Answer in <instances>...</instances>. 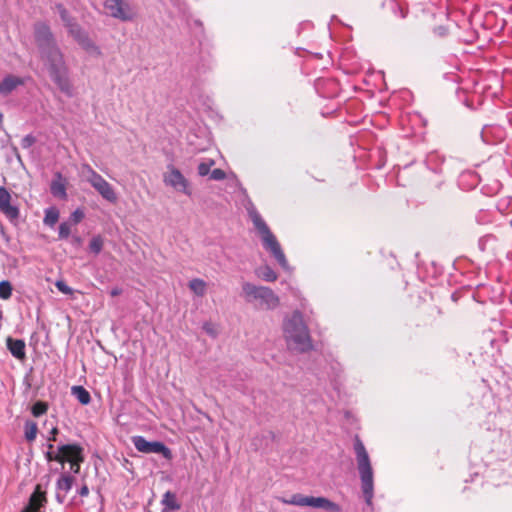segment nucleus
<instances>
[{"mask_svg": "<svg viewBox=\"0 0 512 512\" xmlns=\"http://www.w3.org/2000/svg\"><path fill=\"white\" fill-rule=\"evenodd\" d=\"M247 213L253 222L255 229L258 231L262 245L266 251H268L278 262V264L286 271L290 270V266L285 257V254L275 237V235L271 232L266 222L263 220L256 207L251 201H248L246 204Z\"/></svg>", "mask_w": 512, "mask_h": 512, "instance_id": "obj_1", "label": "nucleus"}, {"mask_svg": "<svg viewBox=\"0 0 512 512\" xmlns=\"http://www.w3.org/2000/svg\"><path fill=\"white\" fill-rule=\"evenodd\" d=\"M283 335L289 349L306 352L312 348L311 337L301 312L294 311L283 322Z\"/></svg>", "mask_w": 512, "mask_h": 512, "instance_id": "obj_2", "label": "nucleus"}, {"mask_svg": "<svg viewBox=\"0 0 512 512\" xmlns=\"http://www.w3.org/2000/svg\"><path fill=\"white\" fill-rule=\"evenodd\" d=\"M41 57L54 83L64 94L71 97L73 95V86L69 80L68 67L59 47L52 46L51 49L44 50L41 53Z\"/></svg>", "mask_w": 512, "mask_h": 512, "instance_id": "obj_3", "label": "nucleus"}, {"mask_svg": "<svg viewBox=\"0 0 512 512\" xmlns=\"http://www.w3.org/2000/svg\"><path fill=\"white\" fill-rule=\"evenodd\" d=\"M354 451L356 455L357 468L361 481V490L365 500V503L368 506L373 505V497H374V474L373 468L371 465L370 457L368 452L363 444V442L359 439V437L355 438L354 441Z\"/></svg>", "mask_w": 512, "mask_h": 512, "instance_id": "obj_4", "label": "nucleus"}, {"mask_svg": "<svg viewBox=\"0 0 512 512\" xmlns=\"http://www.w3.org/2000/svg\"><path fill=\"white\" fill-rule=\"evenodd\" d=\"M245 301L260 310H275L280 305V298L266 286H257L250 282L242 285Z\"/></svg>", "mask_w": 512, "mask_h": 512, "instance_id": "obj_5", "label": "nucleus"}, {"mask_svg": "<svg viewBox=\"0 0 512 512\" xmlns=\"http://www.w3.org/2000/svg\"><path fill=\"white\" fill-rule=\"evenodd\" d=\"M278 500L283 504L324 509L328 512L341 511V508L337 503L332 502L325 497L305 496L303 494L297 493L293 494L289 498L278 497Z\"/></svg>", "mask_w": 512, "mask_h": 512, "instance_id": "obj_6", "label": "nucleus"}, {"mask_svg": "<svg viewBox=\"0 0 512 512\" xmlns=\"http://www.w3.org/2000/svg\"><path fill=\"white\" fill-rule=\"evenodd\" d=\"M105 14L122 22H131L137 17L136 8L128 0H105Z\"/></svg>", "mask_w": 512, "mask_h": 512, "instance_id": "obj_7", "label": "nucleus"}, {"mask_svg": "<svg viewBox=\"0 0 512 512\" xmlns=\"http://www.w3.org/2000/svg\"><path fill=\"white\" fill-rule=\"evenodd\" d=\"M163 182L176 192L191 196L192 191L188 179L174 165H168L167 171L163 174Z\"/></svg>", "mask_w": 512, "mask_h": 512, "instance_id": "obj_8", "label": "nucleus"}, {"mask_svg": "<svg viewBox=\"0 0 512 512\" xmlns=\"http://www.w3.org/2000/svg\"><path fill=\"white\" fill-rule=\"evenodd\" d=\"M132 443L142 453L161 454L165 459L172 458L171 450L160 441H147L143 436H133Z\"/></svg>", "mask_w": 512, "mask_h": 512, "instance_id": "obj_9", "label": "nucleus"}, {"mask_svg": "<svg viewBox=\"0 0 512 512\" xmlns=\"http://www.w3.org/2000/svg\"><path fill=\"white\" fill-rule=\"evenodd\" d=\"M35 39L40 49V52L51 49L52 46H57L50 28L45 23H37L34 26Z\"/></svg>", "mask_w": 512, "mask_h": 512, "instance_id": "obj_10", "label": "nucleus"}, {"mask_svg": "<svg viewBox=\"0 0 512 512\" xmlns=\"http://www.w3.org/2000/svg\"><path fill=\"white\" fill-rule=\"evenodd\" d=\"M59 463L64 467L66 462L84 461L83 448L78 444H63L59 446Z\"/></svg>", "mask_w": 512, "mask_h": 512, "instance_id": "obj_11", "label": "nucleus"}, {"mask_svg": "<svg viewBox=\"0 0 512 512\" xmlns=\"http://www.w3.org/2000/svg\"><path fill=\"white\" fill-rule=\"evenodd\" d=\"M11 195L4 187H0V211L11 221L19 217V209L11 205Z\"/></svg>", "mask_w": 512, "mask_h": 512, "instance_id": "obj_12", "label": "nucleus"}, {"mask_svg": "<svg viewBox=\"0 0 512 512\" xmlns=\"http://www.w3.org/2000/svg\"><path fill=\"white\" fill-rule=\"evenodd\" d=\"M91 186L101 195L103 199L110 203L117 202V194L113 186L107 182L102 176L95 180Z\"/></svg>", "mask_w": 512, "mask_h": 512, "instance_id": "obj_13", "label": "nucleus"}, {"mask_svg": "<svg viewBox=\"0 0 512 512\" xmlns=\"http://www.w3.org/2000/svg\"><path fill=\"white\" fill-rule=\"evenodd\" d=\"M74 477L68 473H61L56 481V500L58 503H64L67 493L71 490Z\"/></svg>", "mask_w": 512, "mask_h": 512, "instance_id": "obj_14", "label": "nucleus"}, {"mask_svg": "<svg viewBox=\"0 0 512 512\" xmlns=\"http://www.w3.org/2000/svg\"><path fill=\"white\" fill-rule=\"evenodd\" d=\"M45 503V493L40 491L38 486L30 496L28 504L22 509L21 512H44L40 509L45 505Z\"/></svg>", "mask_w": 512, "mask_h": 512, "instance_id": "obj_15", "label": "nucleus"}, {"mask_svg": "<svg viewBox=\"0 0 512 512\" xmlns=\"http://www.w3.org/2000/svg\"><path fill=\"white\" fill-rule=\"evenodd\" d=\"M25 80L19 76L9 74L0 82V95L7 96L17 87L24 85Z\"/></svg>", "mask_w": 512, "mask_h": 512, "instance_id": "obj_16", "label": "nucleus"}, {"mask_svg": "<svg viewBox=\"0 0 512 512\" xmlns=\"http://www.w3.org/2000/svg\"><path fill=\"white\" fill-rule=\"evenodd\" d=\"M6 345L9 352L13 357L19 360H23L26 357L25 342L21 339H13L8 337L6 339Z\"/></svg>", "mask_w": 512, "mask_h": 512, "instance_id": "obj_17", "label": "nucleus"}, {"mask_svg": "<svg viewBox=\"0 0 512 512\" xmlns=\"http://www.w3.org/2000/svg\"><path fill=\"white\" fill-rule=\"evenodd\" d=\"M161 503L164 506L163 512H171V511H176V510L180 509V505L178 504V502L176 500V496L171 491H167L163 495Z\"/></svg>", "mask_w": 512, "mask_h": 512, "instance_id": "obj_18", "label": "nucleus"}, {"mask_svg": "<svg viewBox=\"0 0 512 512\" xmlns=\"http://www.w3.org/2000/svg\"><path fill=\"white\" fill-rule=\"evenodd\" d=\"M255 273L259 278L266 282H274L277 280L276 272L268 265L257 268Z\"/></svg>", "mask_w": 512, "mask_h": 512, "instance_id": "obj_19", "label": "nucleus"}, {"mask_svg": "<svg viewBox=\"0 0 512 512\" xmlns=\"http://www.w3.org/2000/svg\"><path fill=\"white\" fill-rule=\"evenodd\" d=\"M188 286L190 290L198 297H203L206 294L207 284L200 278L192 279Z\"/></svg>", "mask_w": 512, "mask_h": 512, "instance_id": "obj_20", "label": "nucleus"}, {"mask_svg": "<svg viewBox=\"0 0 512 512\" xmlns=\"http://www.w3.org/2000/svg\"><path fill=\"white\" fill-rule=\"evenodd\" d=\"M50 190H51V193L55 197H59L61 199L66 198V196H67L66 186H65L64 182L62 181L60 174L58 175V180L52 181Z\"/></svg>", "mask_w": 512, "mask_h": 512, "instance_id": "obj_21", "label": "nucleus"}, {"mask_svg": "<svg viewBox=\"0 0 512 512\" xmlns=\"http://www.w3.org/2000/svg\"><path fill=\"white\" fill-rule=\"evenodd\" d=\"M72 395L81 403L82 405H87L91 401L90 393L82 386H73L71 388Z\"/></svg>", "mask_w": 512, "mask_h": 512, "instance_id": "obj_22", "label": "nucleus"}, {"mask_svg": "<svg viewBox=\"0 0 512 512\" xmlns=\"http://www.w3.org/2000/svg\"><path fill=\"white\" fill-rule=\"evenodd\" d=\"M77 42L87 52H89L91 54H96V55L100 54V50H99L98 46H96V44L89 38V36L87 34H85L83 37L79 38V40Z\"/></svg>", "mask_w": 512, "mask_h": 512, "instance_id": "obj_23", "label": "nucleus"}, {"mask_svg": "<svg viewBox=\"0 0 512 512\" xmlns=\"http://www.w3.org/2000/svg\"><path fill=\"white\" fill-rule=\"evenodd\" d=\"M497 240L493 235H485L479 239V248L481 251H493L496 247Z\"/></svg>", "mask_w": 512, "mask_h": 512, "instance_id": "obj_24", "label": "nucleus"}, {"mask_svg": "<svg viewBox=\"0 0 512 512\" xmlns=\"http://www.w3.org/2000/svg\"><path fill=\"white\" fill-rule=\"evenodd\" d=\"M59 219V211L55 207H50L45 210L43 222L49 227H53Z\"/></svg>", "mask_w": 512, "mask_h": 512, "instance_id": "obj_25", "label": "nucleus"}, {"mask_svg": "<svg viewBox=\"0 0 512 512\" xmlns=\"http://www.w3.org/2000/svg\"><path fill=\"white\" fill-rule=\"evenodd\" d=\"M37 432H38V427H37V424L33 421H26L25 424H24V434H25V439L28 441V442H32L36 439V436H37Z\"/></svg>", "mask_w": 512, "mask_h": 512, "instance_id": "obj_26", "label": "nucleus"}, {"mask_svg": "<svg viewBox=\"0 0 512 512\" xmlns=\"http://www.w3.org/2000/svg\"><path fill=\"white\" fill-rule=\"evenodd\" d=\"M81 172L90 185L101 176L89 164H82Z\"/></svg>", "mask_w": 512, "mask_h": 512, "instance_id": "obj_27", "label": "nucleus"}, {"mask_svg": "<svg viewBox=\"0 0 512 512\" xmlns=\"http://www.w3.org/2000/svg\"><path fill=\"white\" fill-rule=\"evenodd\" d=\"M69 34L78 41L79 38L83 37L86 33L82 30V28L75 22L72 21L68 25H66Z\"/></svg>", "mask_w": 512, "mask_h": 512, "instance_id": "obj_28", "label": "nucleus"}, {"mask_svg": "<svg viewBox=\"0 0 512 512\" xmlns=\"http://www.w3.org/2000/svg\"><path fill=\"white\" fill-rule=\"evenodd\" d=\"M12 291V284L9 281L3 280L0 282V299L8 300L12 296Z\"/></svg>", "mask_w": 512, "mask_h": 512, "instance_id": "obj_29", "label": "nucleus"}, {"mask_svg": "<svg viewBox=\"0 0 512 512\" xmlns=\"http://www.w3.org/2000/svg\"><path fill=\"white\" fill-rule=\"evenodd\" d=\"M59 457H60V453H59V446L57 447V449L55 450L54 448V445L49 443L47 445V451L45 452V458L48 462H51V461H56L59 463Z\"/></svg>", "mask_w": 512, "mask_h": 512, "instance_id": "obj_30", "label": "nucleus"}, {"mask_svg": "<svg viewBox=\"0 0 512 512\" xmlns=\"http://www.w3.org/2000/svg\"><path fill=\"white\" fill-rule=\"evenodd\" d=\"M215 165L213 159H205L198 165V174L200 176H206L210 173L211 167Z\"/></svg>", "mask_w": 512, "mask_h": 512, "instance_id": "obj_31", "label": "nucleus"}, {"mask_svg": "<svg viewBox=\"0 0 512 512\" xmlns=\"http://www.w3.org/2000/svg\"><path fill=\"white\" fill-rule=\"evenodd\" d=\"M48 410V405L45 402L37 401L31 408V413L34 417H39L45 414Z\"/></svg>", "mask_w": 512, "mask_h": 512, "instance_id": "obj_32", "label": "nucleus"}, {"mask_svg": "<svg viewBox=\"0 0 512 512\" xmlns=\"http://www.w3.org/2000/svg\"><path fill=\"white\" fill-rule=\"evenodd\" d=\"M103 248V240L100 236H95L89 243V249L94 254H99Z\"/></svg>", "mask_w": 512, "mask_h": 512, "instance_id": "obj_33", "label": "nucleus"}, {"mask_svg": "<svg viewBox=\"0 0 512 512\" xmlns=\"http://www.w3.org/2000/svg\"><path fill=\"white\" fill-rule=\"evenodd\" d=\"M497 209L501 213H506L512 209V197L501 198L497 203Z\"/></svg>", "mask_w": 512, "mask_h": 512, "instance_id": "obj_34", "label": "nucleus"}, {"mask_svg": "<svg viewBox=\"0 0 512 512\" xmlns=\"http://www.w3.org/2000/svg\"><path fill=\"white\" fill-rule=\"evenodd\" d=\"M72 224L70 222H62L59 225V238L67 239L71 234Z\"/></svg>", "mask_w": 512, "mask_h": 512, "instance_id": "obj_35", "label": "nucleus"}, {"mask_svg": "<svg viewBox=\"0 0 512 512\" xmlns=\"http://www.w3.org/2000/svg\"><path fill=\"white\" fill-rule=\"evenodd\" d=\"M56 9L65 26L74 21L62 4H57Z\"/></svg>", "mask_w": 512, "mask_h": 512, "instance_id": "obj_36", "label": "nucleus"}, {"mask_svg": "<svg viewBox=\"0 0 512 512\" xmlns=\"http://www.w3.org/2000/svg\"><path fill=\"white\" fill-rule=\"evenodd\" d=\"M35 142H36L35 137L33 135L29 134L22 138L21 146L24 149H29L30 147H32L34 145Z\"/></svg>", "mask_w": 512, "mask_h": 512, "instance_id": "obj_37", "label": "nucleus"}, {"mask_svg": "<svg viewBox=\"0 0 512 512\" xmlns=\"http://www.w3.org/2000/svg\"><path fill=\"white\" fill-rule=\"evenodd\" d=\"M55 286L63 294L70 295L73 292L72 288L69 287L64 281H61V280L56 281Z\"/></svg>", "mask_w": 512, "mask_h": 512, "instance_id": "obj_38", "label": "nucleus"}, {"mask_svg": "<svg viewBox=\"0 0 512 512\" xmlns=\"http://www.w3.org/2000/svg\"><path fill=\"white\" fill-rule=\"evenodd\" d=\"M84 218V213L82 210L80 209H76L72 214H71V217H70V223L72 225H76L78 224L82 219Z\"/></svg>", "mask_w": 512, "mask_h": 512, "instance_id": "obj_39", "label": "nucleus"}, {"mask_svg": "<svg viewBox=\"0 0 512 512\" xmlns=\"http://www.w3.org/2000/svg\"><path fill=\"white\" fill-rule=\"evenodd\" d=\"M225 177H226V173L222 169H219V168L212 170L210 173V178L212 180L220 181V180L225 179Z\"/></svg>", "mask_w": 512, "mask_h": 512, "instance_id": "obj_40", "label": "nucleus"}, {"mask_svg": "<svg viewBox=\"0 0 512 512\" xmlns=\"http://www.w3.org/2000/svg\"><path fill=\"white\" fill-rule=\"evenodd\" d=\"M82 462L83 461H74V462L70 463L71 472H73L74 474H78L80 471V465Z\"/></svg>", "mask_w": 512, "mask_h": 512, "instance_id": "obj_41", "label": "nucleus"}, {"mask_svg": "<svg viewBox=\"0 0 512 512\" xmlns=\"http://www.w3.org/2000/svg\"><path fill=\"white\" fill-rule=\"evenodd\" d=\"M203 329H204V331H205L207 334H209V335H211V336H213V337H215V336H216V332L214 331V329H213V327H212V325H211L210 323H205V324L203 325Z\"/></svg>", "mask_w": 512, "mask_h": 512, "instance_id": "obj_42", "label": "nucleus"}, {"mask_svg": "<svg viewBox=\"0 0 512 512\" xmlns=\"http://www.w3.org/2000/svg\"><path fill=\"white\" fill-rule=\"evenodd\" d=\"M78 494L82 497H86L89 495V488L86 484H83L78 490Z\"/></svg>", "mask_w": 512, "mask_h": 512, "instance_id": "obj_43", "label": "nucleus"}, {"mask_svg": "<svg viewBox=\"0 0 512 512\" xmlns=\"http://www.w3.org/2000/svg\"><path fill=\"white\" fill-rule=\"evenodd\" d=\"M121 294V289L116 287V288H113L111 291H110V295L112 297H115V296H118Z\"/></svg>", "mask_w": 512, "mask_h": 512, "instance_id": "obj_44", "label": "nucleus"}, {"mask_svg": "<svg viewBox=\"0 0 512 512\" xmlns=\"http://www.w3.org/2000/svg\"><path fill=\"white\" fill-rule=\"evenodd\" d=\"M57 433H58V429H57V427H55V426H54V427H52V429H51V431H50V434H51V435L56 436V435H57Z\"/></svg>", "mask_w": 512, "mask_h": 512, "instance_id": "obj_45", "label": "nucleus"}, {"mask_svg": "<svg viewBox=\"0 0 512 512\" xmlns=\"http://www.w3.org/2000/svg\"><path fill=\"white\" fill-rule=\"evenodd\" d=\"M47 439H48L49 442H52V441L55 442L56 441V436L50 434Z\"/></svg>", "mask_w": 512, "mask_h": 512, "instance_id": "obj_46", "label": "nucleus"}, {"mask_svg": "<svg viewBox=\"0 0 512 512\" xmlns=\"http://www.w3.org/2000/svg\"><path fill=\"white\" fill-rule=\"evenodd\" d=\"M3 120V114L0 112V123H2Z\"/></svg>", "mask_w": 512, "mask_h": 512, "instance_id": "obj_47", "label": "nucleus"}, {"mask_svg": "<svg viewBox=\"0 0 512 512\" xmlns=\"http://www.w3.org/2000/svg\"><path fill=\"white\" fill-rule=\"evenodd\" d=\"M510 223H511V226H512V219H511V222H510Z\"/></svg>", "mask_w": 512, "mask_h": 512, "instance_id": "obj_48", "label": "nucleus"}]
</instances>
